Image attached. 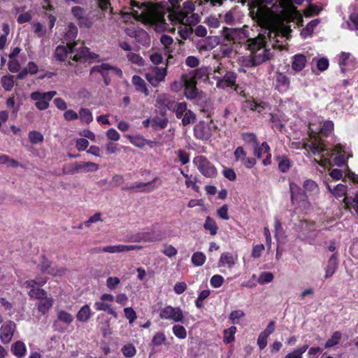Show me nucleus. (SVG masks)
<instances>
[{"label": "nucleus", "instance_id": "nucleus-1", "mask_svg": "<svg viewBox=\"0 0 358 358\" xmlns=\"http://www.w3.org/2000/svg\"><path fill=\"white\" fill-rule=\"evenodd\" d=\"M204 75V71L201 69H196L187 74L182 76V80L184 84V94L187 99H196L199 95V90L196 87L197 80Z\"/></svg>", "mask_w": 358, "mask_h": 358}, {"label": "nucleus", "instance_id": "nucleus-2", "mask_svg": "<svg viewBox=\"0 0 358 358\" xmlns=\"http://www.w3.org/2000/svg\"><path fill=\"white\" fill-rule=\"evenodd\" d=\"M213 78L217 88L225 90L236 86L237 74L221 64L215 69Z\"/></svg>", "mask_w": 358, "mask_h": 358}, {"label": "nucleus", "instance_id": "nucleus-3", "mask_svg": "<svg viewBox=\"0 0 358 358\" xmlns=\"http://www.w3.org/2000/svg\"><path fill=\"white\" fill-rule=\"evenodd\" d=\"M110 72H113L118 76L122 74V70L118 67L110 65L108 63H102L100 65L94 66L90 69V76L94 78L96 73H99L102 76L105 85H108L110 82V78L109 76Z\"/></svg>", "mask_w": 358, "mask_h": 358}, {"label": "nucleus", "instance_id": "nucleus-4", "mask_svg": "<svg viewBox=\"0 0 358 358\" xmlns=\"http://www.w3.org/2000/svg\"><path fill=\"white\" fill-rule=\"evenodd\" d=\"M217 129V127L212 120L209 122L200 121L194 127V135L196 139L208 141Z\"/></svg>", "mask_w": 358, "mask_h": 358}, {"label": "nucleus", "instance_id": "nucleus-5", "mask_svg": "<svg viewBox=\"0 0 358 358\" xmlns=\"http://www.w3.org/2000/svg\"><path fill=\"white\" fill-rule=\"evenodd\" d=\"M194 164L199 172L206 178H214L217 176V170L206 157L199 155L194 158Z\"/></svg>", "mask_w": 358, "mask_h": 358}, {"label": "nucleus", "instance_id": "nucleus-6", "mask_svg": "<svg viewBox=\"0 0 358 358\" xmlns=\"http://www.w3.org/2000/svg\"><path fill=\"white\" fill-rule=\"evenodd\" d=\"M71 13L78 20V25L80 27L90 28L93 25V17L87 9L79 6H75L71 8Z\"/></svg>", "mask_w": 358, "mask_h": 358}, {"label": "nucleus", "instance_id": "nucleus-7", "mask_svg": "<svg viewBox=\"0 0 358 358\" xmlns=\"http://www.w3.org/2000/svg\"><path fill=\"white\" fill-rule=\"evenodd\" d=\"M56 94V91H49L46 92L36 91L30 94V98L36 101L35 106L38 110H44L49 107L50 101Z\"/></svg>", "mask_w": 358, "mask_h": 358}, {"label": "nucleus", "instance_id": "nucleus-8", "mask_svg": "<svg viewBox=\"0 0 358 358\" xmlns=\"http://www.w3.org/2000/svg\"><path fill=\"white\" fill-rule=\"evenodd\" d=\"M289 192L291 202L293 205L305 206L308 203V195L303 191V188L294 182H289Z\"/></svg>", "mask_w": 358, "mask_h": 358}, {"label": "nucleus", "instance_id": "nucleus-9", "mask_svg": "<svg viewBox=\"0 0 358 358\" xmlns=\"http://www.w3.org/2000/svg\"><path fill=\"white\" fill-rule=\"evenodd\" d=\"M141 246L136 245H108L105 247H96L91 249L90 252L93 254H98L102 252L109 253H117L129 252L131 250H140Z\"/></svg>", "mask_w": 358, "mask_h": 358}, {"label": "nucleus", "instance_id": "nucleus-10", "mask_svg": "<svg viewBox=\"0 0 358 358\" xmlns=\"http://www.w3.org/2000/svg\"><path fill=\"white\" fill-rule=\"evenodd\" d=\"M114 296L111 294H103L100 297V301L94 303V308L97 311H105L109 315H111L114 318L117 317V313L111 307V305L108 303V302H113L114 301Z\"/></svg>", "mask_w": 358, "mask_h": 358}, {"label": "nucleus", "instance_id": "nucleus-11", "mask_svg": "<svg viewBox=\"0 0 358 358\" xmlns=\"http://www.w3.org/2000/svg\"><path fill=\"white\" fill-rule=\"evenodd\" d=\"M159 317L162 320H170L177 322H181L184 316L180 308H173L171 306H167L160 310Z\"/></svg>", "mask_w": 358, "mask_h": 358}, {"label": "nucleus", "instance_id": "nucleus-12", "mask_svg": "<svg viewBox=\"0 0 358 358\" xmlns=\"http://www.w3.org/2000/svg\"><path fill=\"white\" fill-rule=\"evenodd\" d=\"M156 101L160 108L161 113L163 114H165L167 110L173 111L178 103L175 97L168 94L159 95Z\"/></svg>", "mask_w": 358, "mask_h": 358}, {"label": "nucleus", "instance_id": "nucleus-13", "mask_svg": "<svg viewBox=\"0 0 358 358\" xmlns=\"http://www.w3.org/2000/svg\"><path fill=\"white\" fill-rule=\"evenodd\" d=\"M99 55L96 53L92 52L90 49L85 46H83L78 49L75 48L74 55H70V59L76 62H85L89 59H96Z\"/></svg>", "mask_w": 358, "mask_h": 358}, {"label": "nucleus", "instance_id": "nucleus-14", "mask_svg": "<svg viewBox=\"0 0 358 358\" xmlns=\"http://www.w3.org/2000/svg\"><path fill=\"white\" fill-rule=\"evenodd\" d=\"M195 10L194 3L192 1H186L183 3L182 8L178 12V20L182 24H189L191 22L189 20L188 15L194 17L196 14L193 13Z\"/></svg>", "mask_w": 358, "mask_h": 358}, {"label": "nucleus", "instance_id": "nucleus-15", "mask_svg": "<svg viewBox=\"0 0 358 358\" xmlns=\"http://www.w3.org/2000/svg\"><path fill=\"white\" fill-rule=\"evenodd\" d=\"M16 329V324L13 321L6 322L1 327L0 339L3 344H8L12 340Z\"/></svg>", "mask_w": 358, "mask_h": 358}, {"label": "nucleus", "instance_id": "nucleus-16", "mask_svg": "<svg viewBox=\"0 0 358 358\" xmlns=\"http://www.w3.org/2000/svg\"><path fill=\"white\" fill-rule=\"evenodd\" d=\"M251 58L249 61L252 66H257L270 59V50L262 48L259 51L251 52Z\"/></svg>", "mask_w": 358, "mask_h": 358}, {"label": "nucleus", "instance_id": "nucleus-17", "mask_svg": "<svg viewBox=\"0 0 358 358\" xmlns=\"http://www.w3.org/2000/svg\"><path fill=\"white\" fill-rule=\"evenodd\" d=\"M139 241L144 242H159L164 238V234L160 231L150 229L138 234Z\"/></svg>", "mask_w": 358, "mask_h": 358}, {"label": "nucleus", "instance_id": "nucleus-18", "mask_svg": "<svg viewBox=\"0 0 358 358\" xmlns=\"http://www.w3.org/2000/svg\"><path fill=\"white\" fill-rule=\"evenodd\" d=\"M275 88L280 93L287 92L289 88V79L283 73L276 72L275 76Z\"/></svg>", "mask_w": 358, "mask_h": 358}, {"label": "nucleus", "instance_id": "nucleus-19", "mask_svg": "<svg viewBox=\"0 0 358 358\" xmlns=\"http://www.w3.org/2000/svg\"><path fill=\"white\" fill-rule=\"evenodd\" d=\"M78 27L76 25L70 22L67 26L66 31L64 36V40L66 41L67 46L71 48V46L74 47L77 45L76 38L78 36Z\"/></svg>", "mask_w": 358, "mask_h": 358}, {"label": "nucleus", "instance_id": "nucleus-20", "mask_svg": "<svg viewBox=\"0 0 358 358\" xmlns=\"http://www.w3.org/2000/svg\"><path fill=\"white\" fill-rule=\"evenodd\" d=\"M274 160L278 163V168L282 173H287L293 165L292 161L285 155L274 156Z\"/></svg>", "mask_w": 358, "mask_h": 358}, {"label": "nucleus", "instance_id": "nucleus-21", "mask_svg": "<svg viewBox=\"0 0 358 358\" xmlns=\"http://www.w3.org/2000/svg\"><path fill=\"white\" fill-rule=\"evenodd\" d=\"M75 52V48L71 46V48L70 47L64 46V45H58L55 51V57L57 60L59 62H65L67 57H69V55H72Z\"/></svg>", "mask_w": 358, "mask_h": 358}, {"label": "nucleus", "instance_id": "nucleus-22", "mask_svg": "<svg viewBox=\"0 0 358 358\" xmlns=\"http://www.w3.org/2000/svg\"><path fill=\"white\" fill-rule=\"evenodd\" d=\"M150 22L158 31H164L167 25L163 13H151Z\"/></svg>", "mask_w": 358, "mask_h": 358}, {"label": "nucleus", "instance_id": "nucleus-23", "mask_svg": "<svg viewBox=\"0 0 358 358\" xmlns=\"http://www.w3.org/2000/svg\"><path fill=\"white\" fill-rule=\"evenodd\" d=\"M158 180H159V178L157 177H155V178H153L152 180L148 182H136L131 184L129 186L122 187V189L124 191L144 192L145 190L141 189L143 187L151 185L152 184H153ZM153 189H154V187H152V188L148 189L146 191L150 192Z\"/></svg>", "mask_w": 358, "mask_h": 358}, {"label": "nucleus", "instance_id": "nucleus-24", "mask_svg": "<svg viewBox=\"0 0 358 358\" xmlns=\"http://www.w3.org/2000/svg\"><path fill=\"white\" fill-rule=\"evenodd\" d=\"M338 266V253L336 252L333 254L328 260L324 278H329L331 277L337 270Z\"/></svg>", "mask_w": 358, "mask_h": 358}, {"label": "nucleus", "instance_id": "nucleus-25", "mask_svg": "<svg viewBox=\"0 0 358 358\" xmlns=\"http://www.w3.org/2000/svg\"><path fill=\"white\" fill-rule=\"evenodd\" d=\"M303 189L306 194L309 196L317 195L320 192V188L317 182L311 179L306 180L303 182Z\"/></svg>", "mask_w": 358, "mask_h": 358}, {"label": "nucleus", "instance_id": "nucleus-26", "mask_svg": "<svg viewBox=\"0 0 358 358\" xmlns=\"http://www.w3.org/2000/svg\"><path fill=\"white\" fill-rule=\"evenodd\" d=\"M306 62V57L304 55L296 54L292 57V69L296 72H299L304 69Z\"/></svg>", "mask_w": 358, "mask_h": 358}, {"label": "nucleus", "instance_id": "nucleus-27", "mask_svg": "<svg viewBox=\"0 0 358 358\" xmlns=\"http://www.w3.org/2000/svg\"><path fill=\"white\" fill-rule=\"evenodd\" d=\"M42 261L41 264L38 265V267L40 268V271L41 273H48V274H50L52 275H61L62 272H59V271H55L54 268H50L52 265V262L50 261L45 255H42Z\"/></svg>", "mask_w": 358, "mask_h": 358}, {"label": "nucleus", "instance_id": "nucleus-28", "mask_svg": "<svg viewBox=\"0 0 358 358\" xmlns=\"http://www.w3.org/2000/svg\"><path fill=\"white\" fill-rule=\"evenodd\" d=\"M97 319L100 320L99 325L102 336L106 338L107 336L111 334L110 319L106 317L104 315H99Z\"/></svg>", "mask_w": 358, "mask_h": 358}, {"label": "nucleus", "instance_id": "nucleus-29", "mask_svg": "<svg viewBox=\"0 0 358 358\" xmlns=\"http://www.w3.org/2000/svg\"><path fill=\"white\" fill-rule=\"evenodd\" d=\"M92 315L90 305L85 304L82 306L76 314V319L80 322H87Z\"/></svg>", "mask_w": 358, "mask_h": 358}, {"label": "nucleus", "instance_id": "nucleus-30", "mask_svg": "<svg viewBox=\"0 0 358 358\" xmlns=\"http://www.w3.org/2000/svg\"><path fill=\"white\" fill-rule=\"evenodd\" d=\"M99 164L91 162H76V169L78 173H87L96 171L99 169Z\"/></svg>", "mask_w": 358, "mask_h": 358}, {"label": "nucleus", "instance_id": "nucleus-31", "mask_svg": "<svg viewBox=\"0 0 358 358\" xmlns=\"http://www.w3.org/2000/svg\"><path fill=\"white\" fill-rule=\"evenodd\" d=\"M13 354L17 358H22L25 356L27 353V348L25 344L21 341H17L15 342L10 348Z\"/></svg>", "mask_w": 358, "mask_h": 358}, {"label": "nucleus", "instance_id": "nucleus-32", "mask_svg": "<svg viewBox=\"0 0 358 358\" xmlns=\"http://www.w3.org/2000/svg\"><path fill=\"white\" fill-rule=\"evenodd\" d=\"M54 300L52 297L46 296L39 301L38 303V310L42 315L46 314L52 307Z\"/></svg>", "mask_w": 358, "mask_h": 358}, {"label": "nucleus", "instance_id": "nucleus-33", "mask_svg": "<svg viewBox=\"0 0 358 358\" xmlns=\"http://www.w3.org/2000/svg\"><path fill=\"white\" fill-rule=\"evenodd\" d=\"M132 82L137 91L143 92L145 96L149 94L146 83L141 76L137 75L134 76L132 78Z\"/></svg>", "mask_w": 358, "mask_h": 358}, {"label": "nucleus", "instance_id": "nucleus-34", "mask_svg": "<svg viewBox=\"0 0 358 358\" xmlns=\"http://www.w3.org/2000/svg\"><path fill=\"white\" fill-rule=\"evenodd\" d=\"M266 38L265 37H257L249 43V49L251 52L259 51L262 48H266Z\"/></svg>", "mask_w": 358, "mask_h": 358}, {"label": "nucleus", "instance_id": "nucleus-35", "mask_svg": "<svg viewBox=\"0 0 358 358\" xmlns=\"http://www.w3.org/2000/svg\"><path fill=\"white\" fill-rule=\"evenodd\" d=\"M222 34L227 41L235 43L239 36L240 32L237 29L224 27Z\"/></svg>", "mask_w": 358, "mask_h": 358}, {"label": "nucleus", "instance_id": "nucleus-36", "mask_svg": "<svg viewBox=\"0 0 358 358\" xmlns=\"http://www.w3.org/2000/svg\"><path fill=\"white\" fill-rule=\"evenodd\" d=\"M270 122L272 123V129L275 130H278L279 131H282L285 128V124L282 123L281 117L275 113H270Z\"/></svg>", "mask_w": 358, "mask_h": 358}, {"label": "nucleus", "instance_id": "nucleus-37", "mask_svg": "<svg viewBox=\"0 0 358 358\" xmlns=\"http://www.w3.org/2000/svg\"><path fill=\"white\" fill-rule=\"evenodd\" d=\"M235 262L233 255L229 252H224L221 255L219 265L220 266H227L229 268H231L234 266Z\"/></svg>", "mask_w": 358, "mask_h": 358}, {"label": "nucleus", "instance_id": "nucleus-38", "mask_svg": "<svg viewBox=\"0 0 358 358\" xmlns=\"http://www.w3.org/2000/svg\"><path fill=\"white\" fill-rule=\"evenodd\" d=\"M271 151L270 147L268 144L264 141L262 143L261 145L257 144V146L253 147V153L254 155L257 158L259 159L262 157V153H268V152Z\"/></svg>", "mask_w": 358, "mask_h": 358}, {"label": "nucleus", "instance_id": "nucleus-39", "mask_svg": "<svg viewBox=\"0 0 358 358\" xmlns=\"http://www.w3.org/2000/svg\"><path fill=\"white\" fill-rule=\"evenodd\" d=\"M203 228L206 230H208L210 235L212 236H215L217 234L218 229L215 221L210 216L206 217L205 223L203 224Z\"/></svg>", "mask_w": 358, "mask_h": 358}, {"label": "nucleus", "instance_id": "nucleus-40", "mask_svg": "<svg viewBox=\"0 0 358 358\" xmlns=\"http://www.w3.org/2000/svg\"><path fill=\"white\" fill-rule=\"evenodd\" d=\"M241 136L243 141L245 143L252 145V148L254 146H257V144L259 143L257 136L252 132H243L241 134Z\"/></svg>", "mask_w": 358, "mask_h": 358}, {"label": "nucleus", "instance_id": "nucleus-41", "mask_svg": "<svg viewBox=\"0 0 358 358\" xmlns=\"http://www.w3.org/2000/svg\"><path fill=\"white\" fill-rule=\"evenodd\" d=\"M151 344L155 347L166 344V337L164 332H157L152 337Z\"/></svg>", "mask_w": 358, "mask_h": 358}, {"label": "nucleus", "instance_id": "nucleus-42", "mask_svg": "<svg viewBox=\"0 0 358 358\" xmlns=\"http://www.w3.org/2000/svg\"><path fill=\"white\" fill-rule=\"evenodd\" d=\"M341 338H342V334L340 331H334L333 333V334L331 335V338L328 339L326 341V343L324 344V348H332V347L336 345L337 344H338Z\"/></svg>", "mask_w": 358, "mask_h": 358}, {"label": "nucleus", "instance_id": "nucleus-43", "mask_svg": "<svg viewBox=\"0 0 358 358\" xmlns=\"http://www.w3.org/2000/svg\"><path fill=\"white\" fill-rule=\"evenodd\" d=\"M308 148L310 151L313 155H318L324 156V152H328L327 149H326L322 144L317 143L316 142H313L310 145H308Z\"/></svg>", "mask_w": 358, "mask_h": 358}, {"label": "nucleus", "instance_id": "nucleus-44", "mask_svg": "<svg viewBox=\"0 0 358 358\" xmlns=\"http://www.w3.org/2000/svg\"><path fill=\"white\" fill-rule=\"evenodd\" d=\"M28 295L31 299H36L39 301L48 296L46 291L39 287L36 289H31L28 292Z\"/></svg>", "mask_w": 358, "mask_h": 358}, {"label": "nucleus", "instance_id": "nucleus-45", "mask_svg": "<svg viewBox=\"0 0 358 358\" xmlns=\"http://www.w3.org/2000/svg\"><path fill=\"white\" fill-rule=\"evenodd\" d=\"M236 331V327L235 326H231L229 329L224 330V338L223 341L224 343L228 344L231 343L235 339V334Z\"/></svg>", "mask_w": 358, "mask_h": 358}, {"label": "nucleus", "instance_id": "nucleus-46", "mask_svg": "<svg viewBox=\"0 0 358 358\" xmlns=\"http://www.w3.org/2000/svg\"><path fill=\"white\" fill-rule=\"evenodd\" d=\"M57 320L69 325L73 321V315L66 310H61L57 313Z\"/></svg>", "mask_w": 358, "mask_h": 358}, {"label": "nucleus", "instance_id": "nucleus-47", "mask_svg": "<svg viewBox=\"0 0 358 358\" xmlns=\"http://www.w3.org/2000/svg\"><path fill=\"white\" fill-rule=\"evenodd\" d=\"M206 259V255L202 252H195L192 256V262L196 266L203 265Z\"/></svg>", "mask_w": 358, "mask_h": 358}, {"label": "nucleus", "instance_id": "nucleus-48", "mask_svg": "<svg viewBox=\"0 0 358 358\" xmlns=\"http://www.w3.org/2000/svg\"><path fill=\"white\" fill-rule=\"evenodd\" d=\"M160 42L164 45L167 53H171L173 51L171 45L173 43V40L172 37L166 34H162L160 37Z\"/></svg>", "mask_w": 358, "mask_h": 358}, {"label": "nucleus", "instance_id": "nucleus-49", "mask_svg": "<svg viewBox=\"0 0 358 358\" xmlns=\"http://www.w3.org/2000/svg\"><path fill=\"white\" fill-rule=\"evenodd\" d=\"M80 120L87 124H90L93 120V117L91 111L87 108H82L79 111V116Z\"/></svg>", "mask_w": 358, "mask_h": 358}, {"label": "nucleus", "instance_id": "nucleus-50", "mask_svg": "<svg viewBox=\"0 0 358 358\" xmlns=\"http://www.w3.org/2000/svg\"><path fill=\"white\" fill-rule=\"evenodd\" d=\"M334 130V123L331 120L325 121L320 129V134L324 136H329Z\"/></svg>", "mask_w": 358, "mask_h": 358}, {"label": "nucleus", "instance_id": "nucleus-51", "mask_svg": "<svg viewBox=\"0 0 358 358\" xmlns=\"http://www.w3.org/2000/svg\"><path fill=\"white\" fill-rule=\"evenodd\" d=\"M98 8L103 12L106 13L108 10L110 14L113 13V8L111 7L110 0H95Z\"/></svg>", "mask_w": 358, "mask_h": 358}, {"label": "nucleus", "instance_id": "nucleus-52", "mask_svg": "<svg viewBox=\"0 0 358 358\" xmlns=\"http://www.w3.org/2000/svg\"><path fill=\"white\" fill-rule=\"evenodd\" d=\"M176 106L173 112L175 113L178 119H181L186 111L188 110L187 103L185 102H180L177 103Z\"/></svg>", "mask_w": 358, "mask_h": 358}, {"label": "nucleus", "instance_id": "nucleus-53", "mask_svg": "<svg viewBox=\"0 0 358 358\" xmlns=\"http://www.w3.org/2000/svg\"><path fill=\"white\" fill-rule=\"evenodd\" d=\"M3 34L0 36V50H3L5 48L7 36L10 32L9 25L7 23L2 24Z\"/></svg>", "mask_w": 358, "mask_h": 358}, {"label": "nucleus", "instance_id": "nucleus-54", "mask_svg": "<svg viewBox=\"0 0 358 358\" xmlns=\"http://www.w3.org/2000/svg\"><path fill=\"white\" fill-rule=\"evenodd\" d=\"M121 351L124 356L128 358L133 357L136 353V349L131 343L124 345L122 348Z\"/></svg>", "mask_w": 358, "mask_h": 358}, {"label": "nucleus", "instance_id": "nucleus-55", "mask_svg": "<svg viewBox=\"0 0 358 358\" xmlns=\"http://www.w3.org/2000/svg\"><path fill=\"white\" fill-rule=\"evenodd\" d=\"M128 138L134 146L143 148L145 146V138L142 136H128Z\"/></svg>", "mask_w": 358, "mask_h": 358}, {"label": "nucleus", "instance_id": "nucleus-56", "mask_svg": "<svg viewBox=\"0 0 358 358\" xmlns=\"http://www.w3.org/2000/svg\"><path fill=\"white\" fill-rule=\"evenodd\" d=\"M183 126L193 123L196 120V115L191 110H188L181 118Z\"/></svg>", "mask_w": 358, "mask_h": 358}, {"label": "nucleus", "instance_id": "nucleus-57", "mask_svg": "<svg viewBox=\"0 0 358 358\" xmlns=\"http://www.w3.org/2000/svg\"><path fill=\"white\" fill-rule=\"evenodd\" d=\"M2 87L6 91H10L14 86V80L12 76H3L1 78Z\"/></svg>", "mask_w": 358, "mask_h": 358}, {"label": "nucleus", "instance_id": "nucleus-58", "mask_svg": "<svg viewBox=\"0 0 358 358\" xmlns=\"http://www.w3.org/2000/svg\"><path fill=\"white\" fill-rule=\"evenodd\" d=\"M29 139L33 144H37L42 143L44 140V137L42 134L37 131H31L29 133Z\"/></svg>", "mask_w": 358, "mask_h": 358}, {"label": "nucleus", "instance_id": "nucleus-59", "mask_svg": "<svg viewBox=\"0 0 358 358\" xmlns=\"http://www.w3.org/2000/svg\"><path fill=\"white\" fill-rule=\"evenodd\" d=\"M210 295V291L208 289H204L201 291L196 300L195 301V306L198 308H202L203 307V301L206 299Z\"/></svg>", "mask_w": 358, "mask_h": 358}, {"label": "nucleus", "instance_id": "nucleus-60", "mask_svg": "<svg viewBox=\"0 0 358 358\" xmlns=\"http://www.w3.org/2000/svg\"><path fill=\"white\" fill-rule=\"evenodd\" d=\"M173 334L180 339H184L187 336V331L185 328L182 325H174L173 327Z\"/></svg>", "mask_w": 358, "mask_h": 358}, {"label": "nucleus", "instance_id": "nucleus-61", "mask_svg": "<svg viewBox=\"0 0 358 358\" xmlns=\"http://www.w3.org/2000/svg\"><path fill=\"white\" fill-rule=\"evenodd\" d=\"M152 122V126L154 129H157V128H159V129H164L166 127L167 124H168V119L164 117V118H159V117H155V118H153L151 121Z\"/></svg>", "mask_w": 358, "mask_h": 358}, {"label": "nucleus", "instance_id": "nucleus-62", "mask_svg": "<svg viewBox=\"0 0 358 358\" xmlns=\"http://www.w3.org/2000/svg\"><path fill=\"white\" fill-rule=\"evenodd\" d=\"M273 275L271 272H262L258 279V282L261 285L271 282L273 280Z\"/></svg>", "mask_w": 358, "mask_h": 358}, {"label": "nucleus", "instance_id": "nucleus-63", "mask_svg": "<svg viewBox=\"0 0 358 358\" xmlns=\"http://www.w3.org/2000/svg\"><path fill=\"white\" fill-rule=\"evenodd\" d=\"M124 316L129 320V324H132L136 319V313L131 307H127L124 308Z\"/></svg>", "mask_w": 358, "mask_h": 358}, {"label": "nucleus", "instance_id": "nucleus-64", "mask_svg": "<svg viewBox=\"0 0 358 358\" xmlns=\"http://www.w3.org/2000/svg\"><path fill=\"white\" fill-rule=\"evenodd\" d=\"M332 193L336 197H341L347 193V186L339 184L337 185L333 189Z\"/></svg>", "mask_w": 358, "mask_h": 358}]
</instances>
